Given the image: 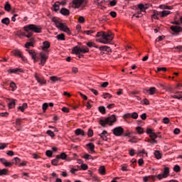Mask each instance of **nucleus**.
Returning <instances> with one entry per match:
<instances>
[{"mask_svg":"<svg viewBox=\"0 0 182 182\" xmlns=\"http://www.w3.org/2000/svg\"><path fill=\"white\" fill-rule=\"evenodd\" d=\"M24 31L26 32H35V33H42V27L41 26H36L35 24H28L24 26Z\"/></svg>","mask_w":182,"mask_h":182,"instance_id":"39448f33","label":"nucleus"},{"mask_svg":"<svg viewBox=\"0 0 182 182\" xmlns=\"http://www.w3.org/2000/svg\"><path fill=\"white\" fill-rule=\"evenodd\" d=\"M26 107H28V104L23 103L22 105V106H20V107H18V109L21 110V112H25V109H26Z\"/></svg>","mask_w":182,"mask_h":182,"instance_id":"cd10ccee","label":"nucleus"},{"mask_svg":"<svg viewBox=\"0 0 182 182\" xmlns=\"http://www.w3.org/2000/svg\"><path fill=\"white\" fill-rule=\"evenodd\" d=\"M87 46H88V48H99V46H96V44L93 42H88L87 43Z\"/></svg>","mask_w":182,"mask_h":182,"instance_id":"e433bc0d","label":"nucleus"},{"mask_svg":"<svg viewBox=\"0 0 182 182\" xmlns=\"http://www.w3.org/2000/svg\"><path fill=\"white\" fill-rule=\"evenodd\" d=\"M144 154L145 156H147V153H146V151L144 149L138 151L139 156H142V157H144Z\"/></svg>","mask_w":182,"mask_h":182,"instance_id":"a19ab883","label":"nucleus"},{"mask_svg":"<svg viewBox=\"0 0 182 182\" xmlns=\"http://www.w3.org/2000/svg\"><path fill=\"white\" fill-rule=\"evenodd\" d=\"M30 42H28L25 44V48H26L27 49L29 48V47L31 46H33V41H35L33 39V38H31L29 39Z\"/></svg>","mask_w":182,"mask_h":182,"instance_id":"412c9836","label":"nucleus"},{"mask_svg":"<svg viewBox=\"0 0 182 182\" xmlns=\"http://www.w3.org/2000/svg\"><path fill=\"white\" fill-rule=\"evenodd\" d=\"M51 21L52 22H54L58 29H59L60 31H62L63 32H65V33H68V35H70V30L69 29V28L66 26V24L63 23H60L58 17H53L51 19Z\"/></svg>","mask_w":182,"mask_h":182,"instance_id":"7ed1b4c3","label":"nucleus"},{"mask_svg":"<svg viewBox=\"0 0 182 182\" xmlns=\"http://www.w3.org/2000/svg\"><path fill=\"white\" fill-rule=\"evenodd\" d=\"M84 1L85 0H73V8H80V6L83 4Z\"/></svg>","mask_w":182,"mask_h":182,"instance_id":"9b49d317","label":"nucleus"},{"mask_svg":"<svg viewBox=\"0 0 182 182\" xmlns=\"http://www.w3.org/2000/svg\"><path fill=\"white\" fill-rule=\"evenodd\" d=\"M146 133L149 135L151 140H156L157 139V134L153 132V129H147Z\"/></svg>","mask_w":182,"mask_h":182,"instance_id":"9d476101","label":"nucleus"},{"mask_svg":"<svg viewBox=\"0 0 182 182\" xmlns=\"http://www.w3.org/2000/svg\"><path fill=\"white\" fill-rule=\"evenodd\" d=\"M4 9L6 11V12H10L11 9H12V6H11V4H9V1H6L5 3Z\"/></svg>","mask_w":182,"mask_h":182,"instance_id":"a211bd4d","label":"nucleus"},{"mask_svg":"<svg viewBox=\"0 0 182 182\" xmlns=\"http://www.w3.org/2000/svg\"><path fill=\"white\" fill-rule=\"evenodd\" d=\"M172 97H173V99H182V94L180 92H176V95H172Z\"/></svg>","mask_w":182,"mask_h":182,"instance_id":"2f4dec72","label":"nucleus"},{"mask_svg":"<svg viewBox=\"0 0 182 182\" xmlns=\"http://www.w3.org/2000/svg\"><path fill=\"white\" fill-rule=\"evenodd\" d=\"M7 102H9V107L10 109H14V107H15V102H16V100H14V99H7Z\"/></svg>","mask_w":182,"mask_h":182,"instance_id":"2eb2a0df","label":"nucleus"},{"mask_svg":"<svg viewBox=\"0 0 182 182\" xmlns=\"http://www.w3.org/2000/svg\"><path fill=\"white\" fill-rule=\"evenodd\" d=\"M112 132L114 136L119 137L124 134V129L122 127H117L112 129Z\"/></svg>","mask_w":182,"mask_h":182,"instance_id":"423d86ee","label":"nucleus"},{"mask_svg":"<svg viewBox=\"0 0 182 182\" xmlns=\"http://www.w3.org/2000/svg\"><path fill=\"white\" fill-rule=\"evenodd\" d=\"M169 122H170V119H168V117H164L163 119V123H164L165 124H168Z\"/></svg>","mask_w":182,"mask_h":182,"instance_id":"4d7b16f0","label":"nucleus"},{"mask_svg":"<svg viewBox=\"0 0 182 182\" xmlns=\"http://www.w3.org/2000/svg\"><path fill=\"white\" fill-rule=\"evenodd\" d=\"M60 6V2L59 1L55 2L53 6V11H55V12H58Z\"/></svg>","mask_w":182,"mask_h":182,"instance_id":"5701e85b","label":"nucleus"},{"mask_svg":"<svg viewBox=\"0 0 182 182\" xmlns=\"http://www.w3.org/2000/svg\"><path fill=\"white\" fill-rule=\"evenodd\" d=\"M131 117H132V119H137V117H139V114H137V112H133L132 114H131Z\"/></svg>","mask_w":182,"mask_h":182,"instance_id":"13d9d810","label":"nucleus"},{"mask_svg":"<svg viewBox=\"0 0 182 182\" xmlns=\"http://www.w3.org/2000/svg\"><path fill=\"white\" fill-rule=\"evenodd\" d=\"M60 14L64 15V16H68V15H70V11H69V10L67 9L63 8L60 10Z\"/></svg>","mask_w":182,"mask_h":182,"instance_id":"dca6fc26","label":"nucleus"},{"mask_svg":"<svg viewBox=\"0 0 182 182\" xmlns=\"http://www.w3.org/2000/svg\"><path fill=\"white\" fill-rule=\"evenodd\" d=\"M50 80H52V82H58V80H60V77H58L56 76H52L50 77Z\"/></svg>","mask_w":182,"mask_h":182,"instance_id":"09e8293b","label":"nucleus"},{"mask_svg":"<svg viewBox=\"0 0 182 182\" xmlns=\"http://www.w3.org/2000/svg\"><path fill=\"white\" fill-rule=\"evenodd\" d=\"M56 39H58V41H65V34H58V36H56Z\"/></svg>","mask_w":182,"mask_h":182,"instance_id":"c85d7f7f","label":"nucleus"},{"mask_svg":"<svg viewBox=\"0 0 182 182\" xmlns=\"http://www.w3.org/2000/svg\"><path fill=\"white\" fill-rule=\"evenodd\" d=\"M83 159H85L86 161L87 160H93V156L89 154H85L83 156Z\"/></svg>","mask_w":182,"mask_h":182,"instance_id":"c9c22d12","label":"nucleus"},{"mask_svg":"<svg viewBox=\"0 0 182 182\" xmlns=\"http://www.w3.org/2000/svg\"><path fill=\"white\" fill-rule=\"evenodd\" d=\"M117 4V2L116 1V0H113L109 2V5L111 6H116Z\"/></svg>","mask_w":182,"mask_h":182,"instance_id":"774afa93","label":"nucleus"},{"mask_svg":"<svg viewBox=\"0 0 182 182\" xmlns=\"http://www.w3.org/2000/svg\"><path fill=\"white\" fill-rule=\"evenodd\" d=\"M12 161H14L15 164H18V163H21V159L16 157L12 160Z\"/></svg>","mask_w":182,"mask_h":182,"instance_id":"603ef678","label":"nucleus"},{"mask_svg":"<svg viewBox=\"0 0 182 182\" xmlns=\"http://www.w3.org/2000/svg\"><path fill=\"white\" fill-rule=\"evenodd\" d=\"M142 105H150V102H149V100L144 99L143 101H141Z\"/></svg>","mask_w":182,"mask_h":182,"instance_id":"052dcab7","label":"nucleus"},{"mask_svg":"<svg viewBox=\"0 0 182 182\" xmlns=\"http://www.w3.org/2000/svg\"><path fill=\"white\" fill-rule=\"evenodd\" d=\"M99 173L100 174H102V176H105V174H106V169L105 168V166H102L100 167Z\"/></svg>","mask_w":182,"mask_h":182,"instance_id":"bb28decb","label":"nucleus"},{"mask_svg":"<svg viewBox=\"0 0 182 182\" xmlns=\"http://www.w3.org/2000/svg\"><path fill=\"white\" fill-rule=\"evenodd\" d=\"M6 147H8V144L0 143V150H4Z\"/></svg>","mask_w":182,"mask_h":182,"instance_id":"8fccbe9b","label":"nucleus"},{"mask_svg":"<svg viewBox=\"0 0 182 182\" xmlns=\"http://www.w3.org/2000/svg\"><path fill=\"white\" fill-rule=\"evenodd\" d=\"M160 6L162 9H171V6H170L161 5Z\"/></svg>","mask_w":182,"mask_h":182,"instance_id":"0e129e2a","label":"nucleus"},{"mask_svg":"<svg viewBox=\"0 0 182 182\" xmlns=\"http://www.w3.org/2000/svg\"><path fill=\"white\" fill-rule=\"evenodd\" d=\"M136 130L137 133H139V134H143L144 133V130H143V128H141V127H137L136 128Z\"/></svg>","mask_w":182,"mask_h":182,"instance_id":"ea45409f","label":"nucleus"},{"mask_svg":"<svg viewBox=\"0 0 182 182\" xmlns=\"http://www.w3.org/2000/svg\"><path fill=\"white\" fill-rule=\"evenodd\" d=\"M170 29L173 32L172 35H179L182 32V27L180 26H171Z\"/></svg>","mask_w":182,"mask_h":182,"instance_id":"0eeeda50","label":"nucleus"},{"mask_svg":"<svg viewBox=\"0 0 182 182\" xmlns=\"http://www.w3.org/2000/svg\"><path fill=\"white\" fill-rule=\"evenodd\" d=\"M47 134H48V136H50V137H53L55 136V133H53V132H52L51 130H48Z\"/></svg>","mask_w":182,"mask_h":182,"instance_id":"bf43d9fd","label":"nucleus"},{"mask_svg":"<svg viewBox=\"0 0 182 182\" xmlns=\"http://www.w3.org/2000/svg\"><path fill=\"white\" fill-rule=\"evenodd\" d=\"M116 116L112 114L107 118H103L100 120V124L102 126V127H107V124L109 126H113L114 123H116Z\"/></svg>","mask_w":182,"mask_h":182,"instance_id":"20e7f679","label":"nucleus"},{"mask_svg":"<svg viewBox=\"0 0 182 182\" xmlns=\"http://www.w3.org/2000/svg\"><path fill=\"white\" fill-rule=\"evenodd\" d=\"M6 154L7 156L12 157V156H14L15 153L14 152V151H8Z\"/></svg>","mask_w":182,"mask_h":182,"instance_id":"338daca9","label":"nucleus"},{"mask_svg":"<svg viewBox=\"0 0 182 182\" xmlns=\"http://www.w3.org/2000/svg\"><path fill=\"white\" fill-rule=\"evenodd\" d=\"M106 134H107V131L104 130L102 132V133L100 134L99 136L101 137V139H102V140H107V136H106Z\"/></svg>","mask_w":182,"mask_h":182,"instance_id":"aec40b11","label":"nucleus"},{"mask_svg":"<svg viewBox=\"0 0 182 182\" xmlns=\"http://www.w3.org/2000/svg\"><path fill=\"white\" fill-rule=\"evenodd\" d=\"M8 72L11 74L14 73L15 75H18L22 72V69L21 68H10L8 70Z\"/></svg>","mask_w":182,"mask_h":182,"instance_id":"f8f14e48","label":"nucleus"},{"mask_svg":"<svg viewBox=\"0 0 182 182\" xmlns=\"http://www.w3.org/2000/svg\"><path fill=\"white\" fill-rule=\"evenodd\" d=\"M10 23H11V20L8 17H6L1 20V23H3L4 25L8 26L9 25Z\"/></svg>","mask_w":182,"mask_h":182,"instance_id":"a878e982","label":"nucleus"},{"mask_svg":"<svg viewBox=\"0 0 182 182\" xmlns=\"http://www.w3.org/2000/svg\"><path fill=\"white\" fill-rule=\"evenodd\" d=\"M148 142L150 143V144H157V141L156 139H148Z\"/></svg>","mask_w":182,"mask_h":182,"instance_id":"680f3d73","label":"nucleus"},{"mask_svg":"<svg viewBox=\"0 0 182 182\" xmlns=\"http://www.w3.org/2000/svg\"><path fill=\"white\" fill-rule=\"evenodd\" d=\"M58 163H59V159H58V156H56V158L51 161V164H53V166H58Z\"/></svg>","mask_w":182,"mask_h":182,"instance_id":"4c0bfd02","label":"nucleus"},{"mask_svg":"<svg viewBox=\"0 0 182 182\" xmlns=\"http://www.w3.org/2000/svg\"><path fill=\"white\" fill-rule=\"evenodd\" d=\"M66 157H68V155H66L65 152L61 153V154L60 155H57V159H58L59 160H60V159L62 160H66Z\"/></svg>","mask_w":182,"mask_h":182,"instance_id":"b1692460","label":"nucleus"},{"mask_svg":"<svg viewBox=\"0 0 182 182\" xmlns=\"http://www.w3.org/2000/svg\"><path fill=\"white\" fill-rule=\"evenodd\" d=\"M96 37L99 38L98 42L100 43L107 45L113 41L114 36L111 32L100 31L97 33Z\"/></svg>","mask_w":182,"mask_h":182,"instance_id":"f257e3e1","label":"nucleus"},{"mask_svg":"<svg viewBox=\"0 0 182 182\" xmlns=\"http://www.w3.org/2000/svg\"><path fill=\"white\" fill-rule=\"evenodd\" d=\"M98 48L101 51L110 52V47L107 46H102L98 47Z\"/></svg>","mask_w":182,"mask_h":182,"instance_id":"6ab92c4d","label":"nucleus"},{"mask_svg":"<svg viewBox=\"0 0 182 182\" xmlns=\"http://www.w3.org/2000/svg\"><path fill=\"white\" fill-rule=\"evenodd\" d=\"M46 154L48 157H52V154H53V152L50 150H48L46 151Z\"/></svg>","mask_w":182,"mask_h":182,"instance_id":"5fc2aeb1","label":"nucleus"},{"mask_svg":"<svg viewBox=\"0 0 182 182\" xmlns=\"http://www.w3.org/2000/svg\"><path fill=\"white\" fill-rule=\"evenodd\" d=\"M82 33H86L87 35H92V33H95V31L93 30L85 31L82 32Z\"/></svg>","mask_w":182,"mask_h":182,"instance_id":"864d4df0","label":"nucleus"},{"mask_svg":"<svg viewBox=\"0 0 182 182\" xmlns=\"http://www.w3.org/2000/svg\"><path fill=\"white\" fill-rule=\"evenodd\" d=\"M181 168H180V166L178 165H176L174 167H173V171H175L176 173H180Z\"/></svg>","mask_w":182,"mask_h":182,"instance_id":"c03bdc74","label":"nucleus"},{"mask_svg":"<svg viewBox=\"0 0 182 182\" xmlns=\"http://www.w3.org/2000/svg\"><path fill=\"white\" fill-rule=\"evenodd\" d=\"M75 134L76 136H85V131L81 129H77L75 130Z\"/></svg>","mask_w":182,"mask_h":182,"instance_id":"4be33fe9","label":"nucleus"},{"mask_svg":"<svg viewBox=\"0 0 182 182\" xmlns=\"http://www.w3.org/2000/svg\"><path fill=\"white\" fill-rule=\"evenodd\" d=\"M99 112H100V113L102 114H105L106 113V108L103 106H101L99 107Z\"/></svg>","mask_w":182,"mask_h":182,"instance_id":"37998d69","label":"nucleus"},{"mask_svg":"<svg viewBox=\"0 0 182 182\" xmlns=\"http://www.w3.org/2000/svg\"><path fill=\"white\" fill-rule=\"evenodd\" d=\"M167 15H170V11H163L161 13V18H166Z\"/></svg>","mask_w":182,"mask_h":182,"instance_id":"c756f323","label":"nucleus"},{"mask_svg":"<svg viewBox=\"0 0 182 182\" xmlns=\"http://www.w3.org/2000/svg\"><path fill=\"white\" fill-rule=\"evenodd\" d=\"M80 52L81 53H87V52H89V48L85 46H82L81 48H80Z\"/></svg>","mask_w":182,"mask_h":182,"instance_id":"72a5a7b5","label":"nucleus"},{"mask_svg":"<svg viewBox=\"0 0 182 182\" xmlns=\"http://www.w3.org/2000/svg\"><path fill=\"white\" fill-rule=\"evenodd\" d=\"M11 53L14 56H18V58H21L22 59V60H23V62H25V60H26V58L23 56V55H22V52H21V50H14L11 51Z\"/></svg>","mask_w":182,"mask_h":182,"instance_id":"6e6552de","label":"nucleus"},{"mask_svg":"<svg viewBox=\"0 0 182 182\" xmlns=\"http://www.w3.org/2000/svg\"><path fill=\"white\" fill-rule=\"evenodd\" d=\"M8 173V169L4 168L0 170V176H5Z\"/></svg>","mask_w":182,"mask_h":182,"instance_id":"a18cd8bd","label":"nucleus"},{"mask_svg":"<svg viewBox=\"0 0 182 182\" xmlns=\"http://www.w3.org/2000/svg\"><path fill=\"white\" fill-rule=\"evenodd\" d=\"M102 97H104V99H111L112 95L109 93L104 92L102 95Z\"/></svg>","mask_w":182,"mask_h":182,"instance_id":"79ce46f5","label":"nucleus"},{"mask_svg":"<svg viewBox=\"0 0 182 182\" xmlns=\"http://www.w3.org/2000/svg\"><path fill=\"white\" fill-rule=\"evenodd\" d=\"M27 34H25L24 36H26V38H32V36H33V33L31 32L30 31H26Z\"/></svg>","mask_w":182,"mask_h":182,"instance_id":"49530a36","label":"nucleus"},{"mask_svg":"<svg viewBox=\"0 0 182 182\" xmlns=\"http://www.w3.org/2000/svg\"><path fill=\"white\" fill-rule=\"evenodd\" d=\"M154 156L158 160H160V159H161V154L159 151H156L154 152Z\"/></svg>","mask_w":182,"mask_h":182,"instance_id":"58836bf2","label":"nucleus"},{"mask_svg":"<svg viewBox=\"0 0 182 182\" xmlns=\"http://www.w3.org/2000/svg\"><path fill=\"white\" fill-rule=\"evenodd\" d=\"M41 57V63L39 65H41V66H45V64L46 63V60H48V56L46 53H40Z\"/></svg>","mask_w":182,"mask_h":182,"instance_id":"1a4fd4ad","label":"nucleus"},{"mask_svg":"<svg viewBox=\"0 0 182 182\" xmlns=\"http://www.w3.org/2000/svg\"><path fill=\"white\" fill-rule=\"evenodd\" d=\"M48 107H49V105L48 103H44L43 105V112H46V110L48 109Z\"/></svg>","mask_w":182,"mask_h":182,"instance_id":"6e6d98bb","label":"nucleus"},{"mask_svg":"<svg viewBox=\"0 0 182 182\" xmlns=\"http://www.w3.org/2000/svg\"><path fill=\"white\" fill-rule=\"evenodd\" d=\"M168 176H170V170L168 169V167H165L163 173L159 174L158 176L151 175L149 176H144L143 180L144 182L156 181V178L163 180V178H167Z\"/></svg>","mask_w":182,"mask_h":182,"instance_id":"f03ea898","label":"nucleus"},{"mask_svg":"<svg viewBox=\"0 0 182 182\" xmlns=\"http://www.w3.org/2000/svg\"><path fill=\"white\" fill-rule=\"evenodd\" d=\"M10 87L12 88V91H15L16 90V84H15V82H12L10 83Z\"/></svg>","mask_w":182,"mask_h":182,"instance_id":"de8ad7c7","label":"nucleus"},{"mask_svg":"<svg viewBox=\"0 0 182 182\" xmlns=\"http://www.w3.org/2000/svg\"><path fill=\"white\" fill-rule=\"evenodd\" d=\"M50 48V43L49 41H44L43 43V50H46Z\"/></svg>","mask_w":182,"mask_h":182,"instance_id":"f3484780","label":"nucleus"},{"mask_svg":"<svg viewBox=\"0 0 182 182\" xmlns=\"http://www.w3.org/2000/svg\"><path fill=\"white\" fill-rule=\"evenodd\" d=\"M27 52H28L29 55L31 56L32 59L34 60V63L37 62L36 58V53L33 51V50H26Z\"/></svg>","mask_w":182,"mask_h":182,"instance_id":"4468645a","label":"nucleus"},{"mask_svg":"<svg viewBox=\"0 0 182 182\" xmlns=\"http://www.w3.org/2000/svg\"><path fill=\"white\" fill-rule=\"evenodd\" d=\"M87 147H88L91 153H95V144H93L92 143H89L87 144Z\"/></svg>","mask_w":182,"mask_h":182,"instance_id":"393cba45","label":"nucleus"},{"mask_svg":"<svg viewBox=\"0 0 182 182\" xmlns=\"http://www.w3.org/2000/svg\"><path fill=\"white\" fill-rule=\"evenodd\" d=\"M35 78H36V80H37V82L41 85L46 84V81L45 80V79L39 77V76L38 75V73H36Z\"/></svg>","mask_w":182,"mask_h":182,"instance_id":"ddd939ff","label":"nucleus"},{"mask_svg":"<svg viewBox=\"0 0 182 182\" xmlns=\"http://www.w3.org/2000/svg\"><path fill=\"white\" fill-rule=\"evenodd\" d=\"M73 53H75V55H79V53H80V48L77 46L74 47L73 49Z\"/></svg>","mask_w":182,"mask_h":182,"instance_id":"f704fd0d","label":"nucleus"},{"mask_svg":"<svg viewBox=\"0 0 182 182\" xmlns=\"http://www.w3.org/2000/svg\"><path fill=\"white\" fill-rule=\"evenodd\" d=\"M109 15L112 17V18H116V16H117V13H116V11H111L109 13Z\"/></svg>","mask_w":182,"mask_h":182,"instance_id":"69168bd1","label":"nucleus"},{"mask_svg":"<svg viewBox=\"0 0 182 182\" xmlns=\"http://www.w3.org/2000/svg\"><path fill=\"white\" fill-rule=\"evenodd\" d=\"M156 90H157V89H156V87H151L149 89V95H155Z\"/></svg>","mask_w":182,"mask_h":182,"instance_id":"473e14b6","label":"nucleus"},{"mask_svg":"<svg viewBox=\"0 0 182 182\" xmlns=\"http://www.w3.org/2000/svg\"><path fill=\"white\" fill-rule=\"evenodd\" d=\"M138 9L139 11H142V12H146V6H144V5L143 4H140L138 5Z\"/></svg>","mask_w":182,"mask_h":182,"instance_id":"7c9ffc66","label":"nucleus"},{"mask_svg":"<svg viewBox=\"0 0 182 182\" xmlns=\"http://www.w3.org/2000/svg\"><path fill=\"white\" fill-rule=\"evenodd\" d=\"M13 164H15L14 161L12 162H8V161L6 162V164H4V166L6 167H12Z\"/></svg>","mask_w":182,"mask_h":182,"instance_id":"3c124183","label":"nucleus"},{"mask_svg":"<svg viewBox=\"0 0 182 182\" xmlns=\"http://www.w3.org/2000/svg\"><path fill=\"white\" fill-rule=\"evenodd\" d=\"M88 137H92L93 136V130L90 129L87 132Z\"/></svg>","mask_w":182,"mask_h":182,"instance_id":"e2e57ef3","label":"nucleus"}]
</instances>
